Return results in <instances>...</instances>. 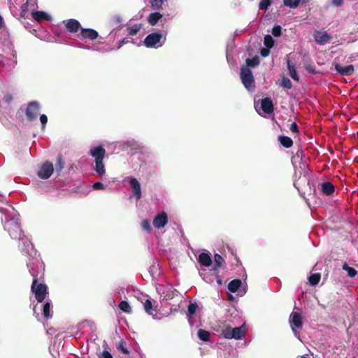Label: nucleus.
<instances>
[{
    "label": "nucleus",
    "mask_w": 358,
    "mask_h": 358,
    "mask_svg": "<svg viewBox=\"0 0 358 358\" xmlns=\"http://www.w3.org/2000/svg\"><path fill=\"white\" fill-rule=\"evenodd\" d=\"M31 276L34 278L31 291L34 294L35 298L38 302L41 303L45 299L48 292V286L43 282H38V275L29 269Z\"/></svg>",
    "instance_id": "nucleus-1"
},
{
    "label": "nucleus",
    "mask_w": 358,
    "mask_h": 358,
    "mask_svg": "<svg viewBox=\"0 0 358 358\" xmlns=\"http://www.w3.org/2000/svg\"><path fill=\"white\" fill-rule=\"evenodd\" d=\"M90 154L95 159L94 170L100 176H103L106 172L103 163L106 155L105 148L102 145L96 146L90 150Z\"/></svg>",
    "instance_id": "nucleus-2"
},
{
    "label": "nucleus",
    "mask_w": 358,
    "mask_h": 358,
    "mask_svg": "<svg viewBox=\"0 0 358 358\" xmlns=\"http://www.w3.org/2000/svg\"><path fill=\"white\" fill-rule=\"evenodd\" d=\"M246 334V327L245 324L238 327L231 328V327H226L222 331L221 336L226 339L239 340L245 337Z\"/></svg>",
    "instance_id": "nucleus-3"
},
{
    "label": "nucleus",
    "mask_w": 358,
    "mask_h": 358,
    "mask_svg": "<svg viewBox=\"0 0 358 358\" xmlns=\"http://www.w3.org/2000/svg\"><path fill=\"white\" fill-rule=\"evenodd\" d=\"M4 229L8 231L12 238H20L22 231L20 228V224L15 219L6 220L4 224Z\"/></svg>",
    "instance_id": "nucleus-4"
},
{
    "label": "nucleus",
    "mask_w": 358,
    "mask_h": 358,
    "mask_svg": "<svg viewBox=\"0 0 358 358\" xmlns=\"http://www.w3.org/2000/svg\"><path fill=\"white\" fill-rule=\"evenodd\" d=\"M241 78L245 87L249 90L255 88V80L251 70L248 66L241 69Z\"/></svg>",
    "instance_id": "nucleus-5"
},
{
    "label": "nucleus",
    "mask_w": 358,
    "mask_h": 358,
    "mask_svg": "<svg viewBox=\"0 0 358 358\" xmlns=\"http://www.w3.org/2000/svg\"><path fill=\"white\" fill-rule=\"evenodd\" d=\"M40 112V104L38 101H34L27 104L25 115L27 119L30 121H34L37 119Z\"/></svg>",
    "instance_id": "nucleus-6"
},
{
    "label": "nucleus",
    "mask_w": 358,
    "mask_h": 358,
    "mask_svg": "<svg viewBox=\"0 0 358 358\" xmlns=\"http://www.w3.org/2000/svg\"><path fill=\"white\" fill-rule=\"evenodd\" d=\"M311 180H294V185L303 195H310L315 192L314 187H312L310 184Z\"/></svg>",
    "instance_id": "nucleus-7"
},
{
    "label": "nucleus",
    "mask_w": 358,
    "mask_h": 358,
    "mask_svg": "<svg viewBox=\"0 0 358 358\" xmlns=\"http://www.w3.org/2000/svg\"><path fill=\"white\" fill-rule=\"evenodd\" d=\"M54 165L50 162H45L41 164L37 175L41 179H48L54 172Z\"/></svg>",
    "instance_id": "nucleus-8"
},
{
    "label": "nucleus",
    "mask_w": 358,
    "mask_h": 358,
    "mask_svg": "<svg viewBox=\"0 0 358 358\" xmlns=\"http://www.w3.org/2000/svg\"><path fill=\"white\" fill-rule=\"evenodd\" d=\"M291 328L294 333L296 334L297 329H301L303 326L302 315L298 312L293 311L289 318Z\"/></svg>",
    "instance_id": "nucleus-9"
},
{
    "label": "nucleus",
    "mask_w": 358,
    "mask_h": 358,
    "mask_svg": "<svg viewBox=\"0 0 358 358\" xmlns=\"http://www.w3.org/2000/svg\"><path fill=\"white\" fill-rule=\"evenodd\" d=\"M163 35L159 32H153L148 34L145 40L144 44L147 48H154L156 47L157 43L160 42L162 39Z\"/></svg>",
    "instance_id": "nucleus-10"
},
{
    "label": "nucleus",
    "mask_w": 358,
    "mask_h": 358,
    "mask_svg": "<svg viewBox=\"0 0 358 358\" xmlns=\"http://www.w3.org/2000/svg\"><path fill=\"white\" fill-rule=\"evenodd\" d=\"M64 24H65L66 29L71 34L77 33L79 30L81 31V24L78 20L76 19H69L64 20Z\"/></svg>",
    "instance_id": "nucleus-11"
},
{
    "label": "nucleus",
    "mask_w": 358,
    "mask_h": 358,
    "mask_svg": "<svg viewBox=\"0 0 358 358\" xmlns=\"http://www.w3.org/2000/svg\"><path fill=\"white\" fill-rule=\"evenodd\" d=\"M80 35L82 39H89L92 41L99 37V33L95 29L90 28H82Z\"/></svg>",
    "instance_id": "nucleus-12"
},
{
    "label": "nucleus",
    "mask_w": 358,
    "mask_h": 358,
    "mask_svg": "<svg viewBox=\"0 0 358 358\" xmlns=\"http://www.w3.org/2000/svg\"><path fill=\"white\" fill-rule=\"evenodd\" d=\"M335 69L340 75L343 76H350L355 71L354 66L352 64L343 66L336 63L335 64Z\"/></svg>",
    "instance_id": "nucleus-13"
},
{
    "label": "nucleus",
    "mask_w": 358,
    "mask_h": 358,
    "mask_svg": "<svg viewBox=\"0 0 358 358\" xmlns=\"http://www.w3.org/2000/svg\"><path fill=\"white\" fill-rule=\"evenodd\" d=\"M167 215L165 212H162L155 217L153 220V225L155 228L160 229L164 227L167 224Z\"/></svg>",
    "instance_id": "nucleus-14"
},
{
    "label": "nucleus",
    "mask_w": 358,
    "mask_h": 358,
    "mask_svg": "<svg viewBox=\"0 0 358 358\" xmlns=\"http://www.w3.org/2000/svg\"><path fill=\"white\" fill-rule=\"evenodd\" d=\"M261 107L262 110L267 114H271L274 111L273 101L269 97H266L261 100Z\"/></svg>",
    "instance_id": "nucleus-15"
},
{
    "label": "nucleus",
    "mask_w": 358,
    "mask_h": 358,
    "mask_svg": "<svg viewBox=\"0 0 358 358\" xmlns=\"http://www.w3.org/2000/svg\"><path fill=\"white\" fill-rule=\"evenodd\" d=\"M65 164H66V162H65L64 157L62 155H59L57 157L56 162L55 163V168H54V169H55L54 171L57 174V177L62 176L63 170L65 167Z\"/></svg>",
    "instance_id": "nucleus-16"
},
{
    "label": "nucleus",
    "mask_w": 358,
    "mask_h": 358,
    "mask_svg": "<svg viewBox=\"0 0 358 358\" xmlns=\"http://www.w3.org/2000/svg\"><path fill=\"white\" fill-rule=\"evenodd\" d=\"M131 187L132 189L133 196H134L136 200H139L141 198V185L138 180H129Z\"/></svg>",
    "instance_id": "nucleus-17"
},
{
    "label": "nucleus",
    "mask_w": 358,
    "mask_h": 358,
    "mask_svg": "<svg viewBox=\"0 0 358 358\" xmlns=\"http://www.w3.org/2000/svg\"><path fill=\"white\" fill-rule=\"evenodd\" d=\"M199 263L203 266L209 267L212 264V259L209 254L201 252L198 257Z\"/></svg>",
    "instance_id": "nucleus-18"
},
{
    "label": "nucleus",
    "mask_w": 358,
    "mask_h": 358,
    "mask_svg": "<svg viewBox=\"0 0 358 358\" xmlns=\"http://www.w3.org/2000/svg\"><path fill=\"white\" fill-rule=\"evenodd\" d=\"M322 192L325 195H331L335 191L334 185L329 180L325 181L321 184Z\"/></svg>",
    "instance_id": "nucleus-19"
},
{
    "label": "nucleus",
    "mask_w": 358,
    "mask_h": 358,
    "mask_svg": "<svg viewBox=\"0 0 358 358\" xmlns=\"http://www.w3.org/2000/svg\"><path fill=\"white\" fill-rule=\"evenodd\" d=\"M32 17L37 22L43 20H50L51 17L44 11H34L31 13Z\"/></svg>",
    "instance_id": "nucleus-20"
},
{
    "label": "nucleus",
    "mask_w": 358,
    "mask_h": 358,
    "mask_svg": "<svg viewBox=\"0 0 358 358\" xmlns=\"http://www.w3.org/2000/svg\"><path fill=\"white\" fill-rule=\"evenodd\" d=\"M280 145L285 148H289L293 145V141L291 138L280 135L278 138Z\"/></svg>",
    "instance_id": "nucleus-21"
},
{
    "label": "nucleus",
    "mask_w": 358,
    "mask_h": 358,
    "mask_svg": "<svg viewBox=\"0 0 358 358\" xmlns=\"http://www.w3.org/2000/svg\"><path fill=\"white\" fill-rule=\"evenodd\" d=\"M161 18H162V15L160 13H152L148 17V22L150 25L155 26Z\"/></svg>",
    "instance_id": "nucleus-22"
},
{
    "label": "nucleus",
    "mask_w": 358,
    "mask_h": 358,
    "mask_svg": "<svg viewBox=\"0 0 358 358\" xmlns=\"http://www.w3.org/2000/svg\"><path fill=\"white\" fill-rule=\"evenodd\" d=\"M330 38V36L327 32H317L315 35V41L321 44L327 42Z\"/></svg>",
    "instance_id": "nucleus-23"
},
{
    "label": "nucleus",
    "mask_w": 358,
    "mask_h": 358,
    "mask_svg": "<svg viewBox=\"0 0 358 358\" xmlns=\"http://www.w3.org/2000/svg\"><path fill=\"white\" fill-rule=\"evenodd\" d=\"M241 284H242V282L240 279H234L229 283L228 289L231 292L234 293L238 291V289L240 288Z\"/></svg>",
    "instance_id": "nucleus-24"
},
{
    "label": "nucleus",
    "mask_w": 358,
    "mask_h": 358,
    "mask_svg": "<svg viewBox=\"0 0 358 358\" xmlns=\"http://www.w3.org/2000/svg\"><path fill=\"white\" fill-rule=\"evenodd\" d=\"M287 68H288V70L289 72V76H291V78L296 81H299V77L297 72L295 69L294 65L292 64V62L290 60L287 61Z\"/></svg>",
    "instance_id": "nucleus-25"
},
{
    "label": "nucleus",
    "mask_w": 358,
    "mask_h": 358,
    "mask_svg": "<svg viewBox=\"0 0 358 358\" xmlns=\"http://www.w3.org/2000/svg\"><path fill=\"white\" fill-rule=\"evenodd\" d=\"M197 336L201 341L207 342L210 340V334L206 330L200 329L197 331Z\"/></svg>",
    "instance_id": "nucleus-26"
},
{
    "label": "nucleus",
    "mask_w": 358,
    "mask_h": 358,
    "mask_svg": "<svg viewBox=\"0 0 358 358\" xmlns=\"http://www.w3.org/2000/svg\"><path fill=\"white\" fill-rule=\"evenodd\" d=\"M141 24H136L133 26L128 27L127 29L129 35L134 36L138 34V32L141 30Z\"/></svg>",
    "instance_id": "nucleus-27"
},
{
    "label": "nucleus",
    "mask_w": 358,
    "mask_h": 358,
    "mask_svg": "<svg viewBox=\"0 0 358 358\" xmlns=\"http://www.w3.org/2000/svg\"><path fill=\"white\" fill-rule=\"evenodd\" d=\"M342 268L348 272V276L350 278H354L357 274V271L354 268L349 266L347 263L343 264Z\"/></svg>",
    "instance_id": "nucleus-28"
},
{
    "label": "nucleus",
    "mask_w": 358,
    "mask_h": 358,
    "mask_svg": "<svg viewBox=\"0 0 358 358\" xmlns=\"http://www.w3.org/2000/svg\"><path fill=\"white\" fill-rule=\"evenodd\" d=\"M43 314L45 319L47 320L52 317V314L50 313V303L49 302H46L44 303Z\"/></svg>",
    "instance_id": "nucleus-29"
},
{
    "label": "nucleus",
    "mask_w": 358,
    "mask_h": 358,
    "mask_svg": "<svg viewBox=\"0 0 358 358\" xmlns=\"http://www.w3.org/2000/svg\"><path fill=\"white\" fill-rule=\"evenodd\" d=\"M320 278L321 275L320 273H313L309 276L308 281L312 286H315L319 283Z\"/></svg>",
    "instance_id": "nucleus-30"
},
{
    "label": "nucleus",
    "mask_w": 358,
    "mask_h": 358,
    "mask_svg": "<svg viewBox=\"0 0 358 358\" xmlns=\"http://www.w3.org/2000/svg\"><path fill=\"white\" fill-rule=\"evenodd\" d=\"M214 262L215 265L213 269L217 270L218 268L222 266V264L224 262V260L220 255L215 254L214 255Z\"/></svg>",
    "instance_id": "nucleus-31"
},
{
    "label": "nucleus",
    "mask_w": 358,
    "mask_h": 358,
    "mask_svg": "<svg viewBox=\"0 0 358 358\" xmlns=\"http://www.w3.org/2000/svg\"><path fill=\"white\" fill-rule=\"evenodd\" d=\"M198 308V305L196 303H190L187 307V315L189 317H192L196 313Z\"/></svg>",
    "instance_id": "nucleus-32"
},
{
    "label": "nucleus",
    "mask_w": 358,
    "mask_h": 358,
    "mask_svg": "<svg viewBox=\"0 0 358 358\" xmlns=\"http://www.w3.org/2000/svg\"><path fill=\"white\" fill-rule=\"evenodd\" d=\"M119 308L124 313H131V307L129 304V303L126 301H122L119 305Z\"/></svg>",
    "instance_id": "nucleus-33"
},
{
    "label": "nucleus",
    "mask_w": 358,
    "mask_h": 358,
    "mask_svg": "<svg viewBox=\"0 0 358 358\" xmlns=\"http://www.w3.org/2000/svg\"><path fill=\"white\" fill-rule=\"evenodd\" d=\"M143 306L145 312L149 315H152L154 310L152 309V303L150 299H146L143 303Z\"/></svg>",
    "instance_id": "nucleus-34"
},
{
    "label": "nucleus",
    "mask_w": 358,
    "mask_h": 358,
    "mask_svg": "<svg viewBox=\"0 0 358 358\" xmlns=\"http://www.w3.org/2000/svg\"><path fill=\"white\" fill-rule=\"evenodd\" d=\"M246 64H247V65L245 66H248V68H249V66L255 67L259 64V57L257 56H255V57H252V59L248 58L246 59Z\"/></svg>",
    "instance_id": "nucleus-35"
},
{
    "label": "nucleus",
    "mask_w": 358,
    "mask_h": 358,
    "mask_svg": "<svg viewBox=\"0 0 358 358\" xmlns=\"http://www.w3.org/2000/svg\"><path fill=\"white\" fill-rule=\"evenodd\" d=\"M264 44L268 48H271L273 46L274 41L271 36L266 35L264 36Z\"/></svg>",
    "instance_id": "nucleus-36"
},
{
    "label": "nucleus",
    "mask_w": 358,
    "mask_h": 358,
    "mask_svg": "<svg viewBox=\"0 0 358 358\" xmlns=\"http://www.w3.org/2000/svg\"><path fill=\"white\" fill-rule=\"evenodd\" d=\"M117 349L119 352H122L124 355H129V351L125 346V343L123 341H121L119 344L117 345Z\"/></svg>",
    "instance_id": "nucleus-37"
},
{
    "label": "nucleus",
    "mask_w": 358,
    "mask_h": 358,
    "mask_svg": "<svg viewBox=\"0 0 358 358\" xmlns=\"http://www.w3.org/2000/svg\"><path fill=\"white\" fill-rule=\"evenodd\" d=\"M281 85L286 89H291L292 87V84L289 78L287 77H283L281 80Z\"/></svg>",
    "instance_id": "nucleus-38"
},
{
    "label": "nucleus",
    "mask_w": 358,
    "mask_h": 358,
    "mask_svg": "<svg viewBox=\"0 0 358 358\" xmlns=\"http://www.w3.org/2000/svg\"><path fill=\"white\" fill-rule=\"evenodd\" d=\"M271 5V0H261L259 2V8L261 10H267Z\"/></svg>",
    "instance_id": "nucleus-39"
},
{
    "label": "nucleus",
    "mask_w": 358,
    "mask_h": 358,
    "mask_svg": "<svg viewBox=\"0 0 358 358\" xmlns=\"http://www.w3.org/2000/svg\"><path fill=\"white\" fill-rule=\"evenodd\" d=\"M281 27L280 25H275L272 29V34L275 37H279L282 34Z\"/></svg>",
    "instance_id": "nucleus-40"
},
{
    "label": "nucleus",
    "mask_w": 358,
    "mask_h": 358,
    "mask_svg": "<svg viewBox=\"0 0 358 358\" xmlns=\"http://www.w3.org/2000/svg\"><path fill=\"white\" fill-rule=\"evenodd\" d=\"M151 6L153 9H158L162 7L163 1L162 0H150Z\"/></svg>",
    "instance_id": "nucleus-41"
},
{
    "label": "nucleus",
    "mask_w": 358,
    "mask_h": 358,
    "mask_svg": "<svg viewBox=\"0 0 358 358\" xmlns=\"http://www.w3.org/2000/svg\"><path fill=\"white\" fill-rule=\"evenodd\" d=\"M13 99V97L12 96V94H10V93H7L4 95L3 98V103H6L7 105H9L12 101Z\"/></svg>",
    "instance_id": "nucleus-42"
},
{
    "label": "nucleus",
    "mask_w": 358,
    "mask_h": 358,
    "mask_svg": "<svg viewBox=\"0 0 358 358\" xmlns=\"http://www.w3.org/2000/svg\"><path fill=\"white\" fill-rule=\"evenodd\" d=\"M141 227L144 230H145L147 231H150L151 230L150 224L148 220H143L142 221Z\"/></svg>",
    "instance_id": "nucleus-43"
},
{
    "label": "nucleus",
    "mask_w": 358,
    "mask_h": 358,
    "mask_svg": "<svg viewBox=\"0 0 358 358\" xmlns=\"http://www.w3.org/2000/svg\"><path fill=\"white\" fill-rule=\"evenodd\" d=\"M289 129L292 133H294V134L299 133L298 125L296 122H293L291 124Z\"/></svg>",
    "instance_id": "nucleus-44"
},
{
    "label": "nucleus",
    "mask_w": 358,
    "mask_h": 358,
    "mask_svg": "<svg viewBox=\"0 0 358 358\" xmlns=\"http://www.w3.org/2000/svg\"><path fill=\"white\" fill-rule=\"evenodd\" d=\"M28 10V2L23 3L21 6V16H24Z\"/></svg>",
    "instance_id": "nucleus-45"
},
{
    "label": "nucleus",
    "mask_w": 358,
    "mask_h": 358,
    "mask_svg": "<svg viewBox=\"0 0 358 358\" xmlns=\"http://www.w3.org/2000/svg\"><path fill=\"white\" fill-rule=\"evenodd\" d=\"M40 121L42 124L43 128L45 127L47 122H48V117L45 115L43 114L40 116Z\"/></svg>",
    "instance_id": "nucleus-46"
},
{
    "label": "nucleus",
    "mask_w": 358,
    "mask_h": 358,
    "mask_svg": "<svg viewBox=\"0 0 358 358\" xmlns=\"http://www.w3.org/2000/svg\"><path fill=\"white\" fill-rule=\"evenodd\" d=\"M269 49H270V48H262V49L260 50V54H261V55H262V57H267V56L269 55V52H270Z\"/></svg>",
    "instance_id": "nucleus-47"
},
{
    "label": "nucleus",
    "mask_w": 358,
    "mask_h": 358,
    "mask_svg": "<svg viewBox=\"0 0 358 358\" xmlns=\"http://www.w3.org/2000/svg\"><path fill=\"white\" fill-rule=\"evenodd\" d=\"M92 187H93V189H96V190L102 189H103V185L101 182H96L94 183V185H92Z\"/></svg>",
    "instance_id": "nucleus-48"
},
{
    "label": "nucleus",
    "mask_w": 358,
    "mask_h": 358,
    "mask_svg": "<svg viewBox=\"0 0 358 358\" xmlns=\"http://www.w3.org/2000/svg\"><path fill=\"white\" fill-rule=\"evenodd\" d=\"M101 358H113V356L111 355V354L108 351L103 350L102 352L101 357Z\"/></svg>",
    "instance_id": "nucleus-49"
},
{
    "label": "nucleus",
    "mask_w": 358,
    "mask_h": 358,
    "mask_svg": "<svg viewBox=\"0 0 358 358\" xmlns=\"http://www.w3.org/2000/svg\"><path fill=\"white\" fill-rule=\"evenodd\" d=\"M129 42V41L127 38H123L122 40L119 41L117 48H120L124 44L127 43Z\"/></svg>",
    "instance_id": "nucleus-50"
},
{
    "label": "nucleus",
    "mask_w": 358,
    "mask_h": 358,
    "mask_svg": "<svg viewBox=\"0 0 358 358\" xmlns=\"http://www.w3.org/2000/svg\"><path fill=\"white\" fill-rule=\"evenodd\" d=\"M333 2L336 6H341L343 3V0H334Z\"/></svg>",
    "instance_id": "nucleus-51"
},
{
    "label": "nucleus",
    "mask_w": 358,
    "mask_h": 358,
    "mask_svg": "<svg viewBox=\"0 0 358 358\" xmlns=\"http://www.w3.org/2000/svg\"><path fill=\"white\" fill-rule=\"evenodd\" d=\"M217 283L219 285H221L222 284V279L220 278V276H217Z\"/></svg>",
    "instance_id": "nucleus-52"
},
{
    "label": "nucleus",
    "mask_w": 358,
    "mask_h": 358,
    "mask_svg": "<svg viewBox=\"0 0 358 358\" xmlns=\"http://www.w3.org/2000/svg\"><path fill=\"white\" fill-rule=\"evenodd\" d=\"M3 17L0 15V29H1L3 27Z\"/></svg>",
    "instance_id": "nucleus-53"
},
{
    "label": "nucleus",
    "mask_w": 358,
    "mask_h": 358,
    "mask_svg": "<svg viewBox=\"0 0 358 358\" xmlns=\"http://www.w3.org/2000/svg\"><path fill=\"white\" fill-rule=\"evenodd\" d=\"M44 182L45 181L40 180V182L37 183L38 187H43V185Z\"/></svg>",
    "instance_id": "nucleus-54"
},
{
    "label": "nucleus",
    "mask_w": 358,
    "mask_h": 358,
    "mask_svg": "<svg viewBox=\"0 0 358 358\" xmlns=\"http://www.w3.org/2000/svg\"><path fill=\"white\" fill-rule=\"evenodd\" d=\"M231 254H232L233 256L235 257V259H237V261L238 262V259L237 256H236V253L233 250H231Z\"/></svg>",
    "instance_id": "nucleus-55"
},
{
    "label": "nucleus",
    "mask_w": 358,
    "mask_h": 358,
    "mask_svg": "<svg viewBox=\"0 0 358 358\" xmlns=\"http://www.w3.org/2000/svg\"><path fill=\"white\" fill-rule=\"evenodd\" d=\"M307 70L309 71V72H314V70L312 69V68H307Z\"/></svg>",
    "instance_id": "nucleus-56"
},
{
    "label": "nucleus",
    "mask_w": 358,
    "mask_h": 358,
    "mask_svg": "<svg viewBox=\"0 0 358 358\" xmlns=\"http://www.w3.org/2000/svg\"><path fill=\"white\" fill-rule=\"evenodd\" d=\"M73 169V165H71L69 168V173H70V170Z\"/></svg>",
    "instance_id": "nucleus-57"
},
{
    "label": "nucleus",
    "mask_w": 358,
    "mask_h": 358,
    "mask_svg": "<svg viewBox=\"0 0 358 358\" xmlns=\"http://www.w3.org/2000/svg\"><path fill=\"white\" fill-rule=\"evenodd\" d=\"M25 155H26L27 156H28V155H29V151H28V150H27V151L25 152Z\"/></svg>",
    "instance_id": "nucleus-58"
},
{
    "label": "nucleus",
    "mask_w": 358,
    "mask_h": 358,
    "mask_svg": "<svg viewBox=\"0 0 358 358\" xmlns=\"http://www.w3.org/2000/svg\"><path fill=\"white\" fill-rule=\"evenodd\" d=\"M301 358H308V357H306L305 356H302Z\"/></svg>",
    "instance_id": "nucleus-59"
},
{
    "label": "nucleus",
    "mask_w": 358,
    "mask_h": 358,
    "mask_svg": "<svg viewBox=\"0 0 358 358\" xmlns=\"http://www.w3.org/2000/svg\"><path fill=\"white\" fill-rule=\"evenodd\" d=\"M18 158H19V159H22L21 156H19Z\"/></svg>",
    "instance_id": "nucleus-60"
}]
</instances>
